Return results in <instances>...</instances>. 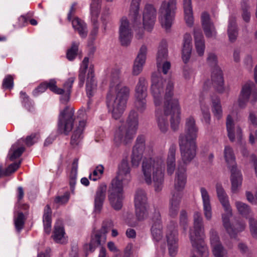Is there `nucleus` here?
Here are the masks:
<instances>
[{
    "label": "nucleus",
    "mask_w": 257,
    "mask_h": 257,
    "mask_svg": "<svg viewBox=\"0 0 257 257\" xmlns=\"http://www.w3.org/2000/svg\"><path fill=\"white\" fill-rule=\"evenodd\" d=\"M175 81L172 78L164 80L160 72H155L152 76L151 93L157 108L156 116L158 126L162 133L168 130L167 115L170 114L171 128L177 131L181 122V107L179 100L173 97Z\"/></svg>",
    "instance_id": "nucleus-1"
},
{
    "label": "nucleus",
    "mask_w": 257,
    "mask_h": 257,
    "mask_svg": "<svg viewBox=\"0 0 257 257\" xmlns=\"http://www.w3.org/2000/svg\"><path fill=\"white\" fill-rule=\"evenodd\" d=\"M130 94V88L122 83L119 71L112 72L106 105L108 112L114 119L119 118L124 112Z\"/></svg>",
    "instance_id": "nucleus-2"
},
{
    "label": "nucleus",
    "mask_w": 257,
    "mask_h": 257,
    "mask_svg": "<svg viewBox=\"0 0 257 257\" xmlns=\"http://www.w3.org/2000/svg\"><path fill=\"white\" fill-rule=\"evenodd\" d=\"M165 168L163 156L144 158L141 165L140 180L148 185L153 184L155 191L160 192L164 185Z\"/></svg>",
    "instance_id": "nucleus-3"
},
{
    "label": "nucleus",
    "mask_w": 257,
    "mask_h": 257,
    "mask_svg": "<svg viewBox=\"0 0 257 257\" xmlns=\"http://www.w3.org/2000/svg\"><path fill=\"white\" fill-rule=\"evenodd\" d=\"M141 0H132L129 13V18L131 21V25L133 28L135 37L137 39H141L144 36V30L151 32L153 29L155 23L157 11L151 5H147L143 12L142 24L141 16L140 14V6Z\"/></svg>",
    "instance_id": "nucleus-4"
},
{
    "label": "nucleus",
    "mask_w": 257,
    "mask_h": 257,
    "mask_svg": "<svg viewBox=\"0 0 257 257\" xmlns=\"http://www.w3.org/2000/svg\"><path fill=\"white\" fill-rule=\"evenodd\" d=\"M131 168L128 161L123 159L118 166L117 174L111 184L108 198L112 207L119 210L122 205L123 186L128 184L132 179Z\"/></svg>",
    "instance_id": "nucleus-5"
},
{
    "label": "nucleus",
    "mask_w": 257,
    "mask_h": 257,
    "mask_svg": "<svg viewBox=\"0 0 257 257\" xmlns=\"http://www.w3.org/2000/svg\"><path fill=\"white\" fill-rule=\"evenodd\" d=\"M139 127V115L135 110L130 111L125 124L119 126L115 132L113 141L116 146L127 145L134 139Z\"/></svg>",
    "instance_id": "nucleus-6"
},
{
    "label": "nucleus",
    "mask_w": 257,
    "mask_h": 257,
    "mask_svg": "<svg viewBox=\"0 0 257 257\" xmlns=\"http://www.w3.org/2000/svg\"><path fill=\"white\" fill-rule=\"evenodd\" d=\"M216 191L218 199L224 211L222 214L223 225L230 236L231 238L235 237L238 232L244 230L245 225L244 223L237 224L235 227L231 225L230 218L232 216V213L228 197L221 184H216Z\"/></svg>",
    "instance_id": "nucleus-7"
},
{
    "label": "nucleus",
    "mask_w": 257,
    "mask_h": 257,
    "mask_svg": "<svg viewBox=\"0 0 257 257\" xmlns=\"http://www.w3.org/2000/svg\"><path fill=\"white\" fill-rule=\"evenodd\" d=\"M194 225L190 229L189 237L193 247L196 249L202 257H208L209 250L203 240L204 227L201 214L195 212L193 215Z\"/></svg>",
    "instance_id": "nucleus-8"
},
{
    "label": "nucleus",
    "mask_w": 257,
    "mask_h": 257,
    "mask_svg": "<svg viewBox=\"0 0 257 257\" xmlns=\"http://www.w3.org/2000/svg\"><path fill=\"white\" fill-rule=\"evenodd\" d=\"M75 78L71 77L63 84V88H57L56 86V81L55 79H51L49 82H45L41 83L36 89L33 91V94L35 96L38 95L40 93L44 92L48 88L52 92L61 95L60 101L65 103L69 99V96L71 93V90Z\"/></svg>",
    "instance_id": "nucleus-9"
},
{
    "label": "nucleus",
    "mask_w": 257,
    "mask_h": 257,
    "mask_svg": "<svg viewBox=\"0 0 257 257\" xmlns=\"http://www.w3.org/2000/svg\"><path fill=\"white\" fill-rule=\"evenodd\" d=\"M89 59L85 57L80 66L79 74V85L80 87L84 84L85 74L87 73V77L86 84V91L88 97H91L95 93L96 90V83L94 79V72L93 67L88 66Z\"/></svg>",
    "instance_id": "nucleus-10"
},
{
    "label": "nucleus",
    "mask_w": 257,
    "mask_h": 257,
    "mask_svg": "<svg viewBox=\"0 0 257 257\" xmlns=\"http://www.w3.org/2000/svg\"><path fill=\"white\" fill-rule=\"evenodd\" d=\"M176 4V0H165L161 4L159 19L162 27L166 30L170 29L174 22Z\"/></svg>",
    "instance_id": "nucleus-11"
},
{
    "label": "nucleus",
    "mask_w": 257,
    "mask_h": 257,
    "mask_svg": "<svg viewBox=\"0 0 257 257\" xmlns=\"http://www.w3.org/2000/svg\"><path fill=\"white\" fill-rule=\"evenodd\" d=\"M113 226V223L111 220H108L103 223L99 232L94 235H92L90 242L83 245V248L86 255H87L89 252L93 251L96 247L105 242L106 240V234Z\"/></svg>",
    "instance_id": "nucleus-12"
},
{
    "label": "nucleus",
    "mask_w": 257,
    "mask_h": 257,
    "mask_svg": "<svg viewBox=\"0 0 257 257\" xmlns=\"http://www.w3.org/2000/svg\"><path fill=\"white\" fill-rule=\"evenodd\" d=\"M207 63L213 67L211 74V79L214 87L219 93H223L226 90L224 85V79L222 70L217 65V56L213 53H209L207 58Z\"/></svg>",
    "instance_id": "nucleus-13"
},
{
    "label": "nucleus",
    "mask_w": 257,
    "mask_h": 257,
    "mask_svg": "<svg viewBox=\"0 0 257 257\" xmlns=\"http://www.w3.org/2000/svg\"><path fill=\"white\" fill-rule=\"evenodd\" d=\"M147 82L144 77L139 78L135 90V107L140 112L146 108Z\"/></svg>",
    "instance_id": "nucleus-14"
},
{
    "label": "nucleus",
    "mask_w": 257,
    "mask_h": 257,
    "mask_svg": "<svg viewBox=\"0 0 257 257\" xmlns=\"http://www.w3.org/2000/svg\"><path fill=\"white\" fill-rule=\"evenodd\" d=\"M74 110L72 107H66L60 111L58 123V130L61 134L68 135L73 127Z\"/></svg>",
    "instance_id": "nucleus-15"
},
{
    "label": "nucleus",
    "mask_w": 257,
    "mask_h": 257,
    "mask_svg": "<svg viewBox=\"0 0 257 257\" xmlns=\"http://www.w3.org/2000/svg\"><path fill=\"white\" fill-rule=\"evenodd\" d=\"M181 159L183 163L182 166L189 164L195 158L196 154V141L185 140V138L179 140Z\"/></svg>",
    "instance_id": "nucleus-16"
},
{
    "label": "nucleus",
    "mask_w": 257,
    "mask_h": 257,
    "mask_svg": "<svg viewBox=\"0 0 257 257\" xmlns=\"http://www.w3.org/2000/svg\"><path fill=\"white\" fill-rule=\"evenodd\" d=\"M136 214L138 220H142L148 215L147 197L142 189L137 191L135 197Z\"/></svg>",
    "instance_id": "nucleus-17"
},
{
    "label": "nucleus",
    "mask_w": 257,
    "mask_h": 257,
    "mask_svg": "<svg viewBox=\"0 0 257 257\" xmlns=\"http://www.w3.org/2000/svg\"><path fill=\"white\" fill-rule=\"evenodd\" d=\"M166 237L168 244L169 253L170 256H175L178 252V238L177 225L171 222L166 228Z\"/></svg>",
    "instance_id": "nucleus-18"
},
{
    "label": "nucleus",
    "mask_w": 257,
    "mask_h": 257,
    "mask_svg": "<svg viewBox=\"0 0 257 257\" xmlns=\"http://www.w3.org/2000/svg\"><path fill=\"white\" fill-rule=\"evenodd\" d=\"M167 57V44L166 41H162L159 44L157 54V65L158 71H162L164 74L168 73L171 67L170 62L166 60Z\"/></svg>",
    "instance_id": "nucleus-19"
},
{
    "label": "nucleus",
    "mask_w": 257,
    "mask_h": 257,
    "mask_svg": "<svg viewBox=\"0 0 257 257\" xmlns=\"http://www.w3.org/2000/svg\"><path fill=\"white\" fill-rule=\"evenodd\" d=\"M249 98L252 102L257 101V90L252 82H247L243 86L238 100L239 106L245 107Z\"/></svg>",
    "instance_id": "nucleus-20"
},
{
    "label": "nucleus",
    "mask_w": 257,
    "mask_h": 257,
    "mask_svg": "<svg viewBox=\"0 0 257 257\" xmlns=\"http://www.w3.org/2000/svg\"><path fill=\"white\" fill-rule=\"evenodd\" d=\"M235 205L239 213L248 218L250 232L252 236L257 239V223L252 218L253 215L249 206L240 201H236Z\"/></svg>",
    "instance_id": "nucleus-21"
},
{
    "label": "nucleus",
    "mask_w": 257,
    "mask_h": 257,
    "mask_svg": "<svg viewBox=\"0 0 257 257\" xmlns=\"http://www.w3.org/2000/svg\"><path fill=\"white\" fill-rule=\"evenodd\" d=\"M119 39L122 46H128L133 38V33L130 22L125 17L120 20L119 26Z\"/></svg>",
    "instance_id": "nucleus-22"
},
{
    "label": "nucleus",
    "mask_w": 257,
    "mask_h": 257,
    "mask_svg": "<svg viewBox=\"0 0 257 257\" xmlns=\"http://www.w3.org/2000/svg\"><path fill=\"white\" fill-rule=\"evenodd\" d=\"M198 133V128L194 118L191 116H189L185 120L184 133L180 134L179 140L183 137L186 140L196 141Z\"/></svg>",
    "instance_id": "nucleus-23"
},
{
    "label": "nucleus",
    "mask_w": 257,
    "mask_h": 257,
    "mask_svg": "<svg viewBox=\"0 0 257 257\" xmlns=\"http://www.w3.org/2000/svg\"><path fill=\"white\" fill-rule=\"evenodd\" d=\"M210 242L212 253L214 257H227V251L220 242L216 230H210Z\"/></svg>",
    "instance_id": "nucleus-24"
},
{
    "label": "nucleus",
    "mask_w": 257,
    "mask_h": 257,
    "mask_svg": "<svg viewBox=\"0 0 257 257\" xmlns=\"http://www.w3.org/2000/svg\"><path fill=\"white\" fill-rule=\"evenodd\" d=\"M186 168L182 166V163H179L176 172L174 180V190L172 194L180 193L184 189L186 183Z\"/></svg>",
    "instance_id": "nucleus-25"
},
{
    "label": "nucleus",
    "mask_w": 257,
    "mask_h": 257,
    "mask_svg": "<svg viewBox=\"0 0 257 257\" xmlns=\"http://www.w3.org/2000/svg\"><path fill=\"white\" fill-rule=\"evenodd\" d=\"M145 137L143 136L138 137L136 143L133 149L131 162L133 166L138 167L142 159V155L145 149Z\"/></svg>",
    "instance_id": "nucleus-26"
},
{
    "label": "nucleus",
    "mask_w": 257,
    "mask_h": 257,
    "mask_svg": "<svg viewBox=\"0 0 257 257\" xmlns=\"http://www.w3.org/2000/svg\"><path fill=\"white\" fill-rule=\"evenodd\" d=\"M226 126L227 136L231 142L235 140L240 141L242 138V131L239 126L235 125L232 115L229 114L227 116Z\"/></svg>",
    "instance_id": "nucleus-27"
},
{
    "label": "nucleus",
    "mask_w": 257,
    "mask_h": 257,
    "mask_svg": "<svg viewBox=\"0 0 257 257\" xmlns=\"http://www.w3.org/2000/svg\"><path fill=\"white\" fill-rule=\"evenodd\" d=\"M162 224L160 212L155 210L152 217L151 233L153 239L156 241L162 240L163 237Z\"/></svg>",
    "instance_id": "nucleus-28"
},
{
    "label": "nucleus",
    "mask_w": 257,
    "mask_h": 257,
    "mask_svg": "<svg viewBox=\"0 0 257 257\" xmlns=\"http://www.w3.org/2000/svg\"><path fill=\"white\" fill-rule=\"evenodd\" d=\"M147 50V47L145 45H142L140 48L133 66L134 75H138L142 71L146 60Z\"/></svg>",
    "instance_id": "nucleus-29"
},
{
    "label": "nucleus",
    "mask_w": 257,
    "mask_h": 257,
    "mask_svg": "<svg viewBox=\"0 0 257 257\" xmlns=\"http://www.w3.org/2000/svg\"><path fill=\"white\" fill-rule=\"evenodd\" d=\"M200 191L202 201L204 215L206 220H210L211 219L212 215L210 195L208 191L204 187H201Z\"/></svg>",
    "instance_id": "nucleus-30"
},
{
    "label": "nucleus",
    "mask_w": 257,
    "mask_h": 257,
    "mask_svg": "<svg viewBox=\"0 0 257 257\" xmlns=\"http://www.w3.org/2000/svg\"><path fill=\"white\" fill-rule=\"evenodd\" d=\"M201 23L204 33L208 38H212L216 36V32L213 23L211 21L208 14L203 12L201 16Z\"/></svg>",
    "instance_id": "nucleus-31"
},
{
    "label": "nucleus",
    "mask_w": 257,
    "mask_h": 257,
    "mask_svg": "<svg viewBox=\"0 0 257 257\" xmlns=\"http://www.w3.org/2000/svg\"><path fill=\"white\" fill-rule=\"evenodd\" d=\"M107 186L105 184H100L97 189L94 196V211L99 213L102 208L105 198Z\"/></svg>",
    "instance_id": "nucleus-32"
},
{
    "label": "nucleus",
    "mask_w": 257,
    "mask_h": 257,
    "mask_svg": "<svg viewBox=\"0 0 257 257\" xmlns=\"http://www.w3.org/2000/svg\"><path fill=\"white\" fill-rule=\"evenodd\" d=\"M177 147L175 145H171L169 149L167 160L166 170L168 175H172L175 171L176 166V153Z\"/></svg>",
    "instance_id": "nucleus-33"
},
{
    "label": "nucleus",
    "mask_w": 257,
    "mask_h": 257,
    "mask_svg": "<svg viewBox=\"0 0 257 257\" xmlns=\"http://www.w3.org/2000/svg\"><path fill=\"white\" fill-rule=\"evenodd\" d=\"M192 37L186 33L184 36L183 45L182 50V58L184 63H187L190 58L192 52Z\"/></svg>",
    "instance_id": "nucleus-34"
},
{
    "label": "nucleus",
    "mask_w": 257,
    "mask_h": 257,
    "mask_svg": "<svg viewBox=\"0 0 257 257\" xmlns=\"http://www.w3.org/2000/svg\"><path fill=\"white\" fill-rule=\"evenodd\" d=\"M230 169L231 172V191L233 193H236L241 186L242 176L240 171L237 169L236 167H233Z\"/></svg>",
    "instance_id": "nucleus-35"
},
{
    "label": "nucleus",
    "mask_w": 257,
    "mask_h": 257,
    "mask_svg": "<svg viewBox=\"0 0 257 257\" xmlns=\"http://www.w3.org/2000/svg\"><path fill=\"white\" fill-rule=\"evenodd\" d=\"M53 238L54 241L58 243L64 244L67 242V238L61 220H58L55 224Z\"/></svg>",
    "instance_id": "nucleus-36"
},
{
    "label": "nucleus",
    "mask_w": 257,
    "mask_h": 257,
    "mask_svg": "<svg viewBox=\"0 0 257 257\" xmlns=\"http://www.w3.org/2000/svg\"><path fill=\"white\" fill-rule=\"evenodd\" d=\"M195 49L199 56H203L205 50V41L203 36L200 30L195 29L194 31Z\"/></svg>",
    "instance_id": "nucleus-37"
},
{
    "label": "nucleus",
    "mask_w": 257,
    "mask_h": 257,
    "mask_svg": "<svg viewBox=\"0 0 257 257\" xmlns=\"http://www.w3.org/2000/svg\"><path fill=\"white\" fill-rule=\"evenodd\" d=\"M86 125V119L79 121L78 125L73 132L71 137V144L73 146L77 145L83 138V133Z\"/></svg>",
    "instance_id": "nucleus-38"
},
{
    "label": "nucleus",
    "mask_w": 257,
    "mask_h": 257,
    "mask_svg": "<svg viewBox=\"0 0 257 257\" xmlns=\"http://www.w3.org/2000/svg\"><path fill=\"white\" fill-rule=\"evenodd\" d=\"M182 196L180 193L176 195L172 194V198L170 200L169 207V215L172 217H175L178 212Z\"/></svg>",
    "instance_id": "nucleus-39"
},
{
    "label": "nucleus",
    "mask_w": 257,
    "mask_h": 257,
    "mask_svg": "<svg viewBox=\"0 0 257 257\" xmlns=\"http://www.w3.org/2000/svg\"><path fill=\"white\" fill-rule=\"evenodd\" d=\"M184 20L188 27H192L194 23V17L191 0H183Z\"/></svg>",
    "instance_id": "nucleus-40"
},
{
    "label": "nucleus",
    "mask_w": 257,
    "mask_h": 257,
    "mask_svg": "<svg viewBox=\"0 0 257 257\" xmlns=\"http://www.w3.org/2000/svg\"><path fill=\"white\" fill-rule=\"evenodd\" d=\"M100 8H90L91 21L93 24V29L91 31L90 36L94 38L97 34L99 25L98 19L99 15Z\"/></svg>",
    "instance_id": "nucleus-41"
},
{
    "label": "nucleus",
    "mask_w": 257,
    "mask_h": 257,
    "mask_svg": "<svg viewBox=\"0 0 257 257\" xmlns=\"http://www.w3.org/2000/svg\"><path fill=\"white\" fill-rule=\"evenodd\" d=\"M72 25L76 32H77L81 38H85L87 35V29L83 21L77 17L72 20Z\"/></svg>",
    "instance_id": "nucleus-42"
},
{
    "label": "nucleus",
    "mask_w": 257,
    "mask_h": 257,
    "mask_svg": "<svg viewBox=\"0 0 257 257\" xmlns=\"http://www.w3.org/2000/svg\"><path fill=\"white\" fill-rule=\"evenodd\" d=\"M212 112L214 116L218 119H220L223 116V110L221 102L219 97L216 95L211 96Z\"/></svg>",
    "instance_id": "nucleus-43"
},
{
    "label": "nucleus",
    "mask_w": 257,
    "mask_h": 257,
    "mask_svg": "<svg viewBox=\"0 0 257 257\" xmlns=\"http://www.w3.org/2000/svg\"><path fill=\"white\" fill-rule=\"evenodd\" d=\"M24 141L22 139L20 140L17 143L12 146L8 154V158L10 161H13L15 160L22 154L25 150V148L23 146H20V144Z\"/></svg>",
    "instance_id": "nucleus-44"
},
{
    "label": "nucleus",
    "mask_w": 257,
    "mask_h": 257,
    "mask_svg": "<svg viewBox=\"0 0 257 257\" xmlns=\"http://www.w3.org/2000/svg\"><path fill=\"white\" fill-rule=\"evenodd\" d=\"M225 161L229 169L236 167L235 157L232 148L229 146H225L223 151Z\"/></svg>",
    "instance_id": "nucleus-45"
},
{
    "label": "nucleus",
    "mask_w": 257,
    "mask_h": 257,
    "mask_svg": "<svg viewBox=\"0 0 257 257\" xmlns=\"http://www.w3.org/2000/svg\"><path fill=\"white\" fill-rule=\"evenodd\" d=\"M51 209L49 205H47L44 211L43 224L44 231L49 234L51 230Z\"/></svg>",
    "instance_id": "nucleus-46"
},
{
    "label": "nucleus",
    "mask_w": 257,
    "mask_h": 257,
    "mask_svg": "<svg viewBox=\"0 0 257 257\" xmlns=\"http://www.w3.org/2000/svg\"><path fill=\"white\" fill-rule=\"evenodd\" d=\"M238 35L237 30L236 27L235 20L234 18L230 17L228 27V36L230 42H234Z\"/></svg>",
    "instance_id": "nucleus-47"
},
{
    "label": "nucleus",
    "mask_w": 257,
    "mask_h": 257,
    "mask_svg": "<svg viewBox=\"0 0 257 257\" xmlns=\"http://www.w3.org/2000/svg\"><path fill=\"white\" fill-rule=\"evenodd\" d=\"M25 218L22 212H19L15 215L14 223L16 229L18 232H20L24 227Z\"/></svg>",
    "instance_id": "nucleus-48"
},
{
    "label": "nucleus",
    "mask_w": 257,
    "mask_h": 257,
    "mask_svg": "<svg viewBox=\"0 0 257 257\" xmlns=\"http://www.w3.org/2000/svg\"><path fill=\"white\" fill-rule=\"evenodd\" d=\"M200 109L204 121L209 123L210 120V114L208 105L204 101L200 102Z\"/></svg>",
    "instance_id": "nucleus-49"
},
{
    "label": "nucleus",
    "mask_w": 257,
    "mask_h": 257,
    "mask_svg": "<svg viewBox=\"0 0 257 257\" xmlns=\"http://www.w3.org/2000/svg\"><path fill=\"white\" fill-rule=\"evenodd\" d=\"M104 172V167L102 165L97 166L92 171L91 173L89 174V178L90 180L95 181L99 179Z\"/></svg>",
    "instance_id": "nucleus-50"
},
{
    "label": "nucleus",
    "mask_w": 257,
    "mask_h": 257,
    "mask_svg": "<svg viewBox=\"0 0 257 257\" xmlns=\"http://www.w3.org/2000/svg\"><path fill=\"white\" fill-rule=\"evenodd\" d=\"M79 45L78 42H74L72 43L71 47L69 49L67 52V58L70 60H73L77 55L78 48Z\"/></svg>",
    "instance_id": "nucleus-51"
},
{
    "label": "nucleus",
    "mask_w": 257,
    "mask_h": 257,
    "mask_svg": "<svg viewBox=\"0 0 257 257\" xmlns=\"http://www.w3.org/2000/svg\"><path fill=\"white\" fill-rule=\"evenodd\" d=\"M21 164V161H19L18 163H14L10 165L5 170V176H9L15 172L20 167Z\"/></svg>",
    "instance_id": "nucleus-52"
},
{
    "label": "nucleus",
    "mask_w": 257,
    "mask_h": 257,
    "mask_svg": "<svg viewBox=\"0 0 257 257\" xmlns=\"http://www.w3.org/2000/svg\"><path fill=\"white\" fill-rule=\"evenodd\" d=\"M70 198V193L66 192L62 196H58L56 197L55 202L59 205H63L66 203Z\"/></svg>",
    "instance_id": "nucleus-53"
},
{
    "label": "nucleus",
    "mask_w": 257,
    "mask_h": 257,
    "mask_svg": "<svg viewBox=\"0 0 257 257\" xmlns=\"http://www.w3.org/2000/svg\"><path fill=\"white\" fill-rule=\"evenodd\" d=\"M14 85V78L12 76L7 75L3 82V87L7 89H12Z\"/></svg>",
    "instance_id": "nucleus-54"
},
{
    "label": "nucleus",
    "mask_w": 257,
    "mask_h": 257,
    "mask_svg": "<svg viewBox=\"0 0 257 257\" xmlns=\"http://www.w3.org/2000/svg\"><path fill=\"white\" fill-rule=\"evenodd\" d=\"M39 139V135L37 134H32L27 137L25 140L26 144L28 146H31L36 143Z\"/></svg>",
    "instance_id": "nucleus-55"
},
{
    "label": "nucleus",
    "mask_w": 257,
    "mask_h": 257,
    "mask_svg": "<svg viewBox=\"0 0 257 257\" xmlns=\"http://www.w3.org/2000/svg\"><path fill=\"white\" fill-rule=\"evenodd\" d=\"M77 161L75 160L72 164V167L71 172L72 179L71 181L70 182V185H71V189H72V191H73V187L72 186V184L74 183L75 179V178L76 177V175H77Z\"/></svg>",
    "instance_id": "nucleus-56"
},
{
    "label": "nucleus",
    "mask_w": 257,
    "mask_h": 257,
    "mask_svg": "<svg viewBox=\"0 0 257 257\" xmlns=\"http://www.w3.org/2000/svg\"><path fill=\"white\" fill-rule=\"evenodd\" d=\"M21 98L23 99L22 103L24 106L27 108L28 109L30 110V106L32 104L31 102L29 101L28 97L26 94V93L21 92Z\"/></svg>",
    "instance_id": "nucleus-57"
},
{
    "label": "nucleus",
    "mask_w": 257,
    "mask_h": 257,
    "mask_svg": "<svg viewBox=\"0 0 257 257\" xmlns=\"http://www.w3.org/2000/svg\"><path fill=\"white\" fill-rule=\"evenodd\" d=\"M248 6L246 4L242 5V9L243 10L242 17L245 22H248L250 19V13L247 11Z\"/></svg>",
    "instance_id": "nucleus-58"
},
{
    "label": "nucleus",
    "mask_w": 257,
    "mask_h": 257,
    "mask_svg": "<svg viewBox=\"0 0 257 257\" xmlns=\"http://www.w3.org/2000/svg\"><path fill=\"white\" fill-rule=\"evenodd\" d=\"M133 244H128L124 249L123 257H131L133 254Z\"/></svg>",
    "instance_id": "nucleus-59"
},
{
    "label": "nucleus",
    "mask_w": 257,
    "mask_h": 257,
    "mask_svg": "<svg viewBox=\"0 0 257 257\" xmlns=\"http://www.w3.org/2000/svg\"><path fill=\"white\" fill-rule=\"evenodd\" d=\"M183 76L187 81L194 79V75L193 70L191 69L185 70L183 72Z\"/></svg>",
    "instance_id": "nucleus-60"
},
{
    "label": "nucleus",
    "mask_w": 257,
    "mask_h": 257,
    "mask_svg": "<svg viewBox=\"0 0 257 257\" xmlns=\"http://www.w3.org/2000/svg\"><path fill=\"white\" fill-rule=\"evenodd\" d=\"M248 119L253 125L257 126V112L250 111Z\"/></svg>",
    "instance_id": "nucleus-61"
},
{
    "label": "nucleus",
    "mask_w": 257,
    "mask_h": 257,
    "mask_svg": "<svg viewBox=\"0 0 257 257\" xmlns=\"http://www.w3.org/2000/svg\"><path fill=\"white\" fill-rule=\"evenodd\" d=\"M243 62L246 67L249 69L252 67V58L250 54H247L244 58Z\"/></svg>",
    "instance_id": "nucleus-62"
},
{
    "label": "nucleus",
    "mask_w": 257,
    "mask_h": 257,
    "mask_svg": "<svg viewBox=\"0 0 257 257\" xmlns=\"http://www.w3.org/2000/svg\"><path fill=\"white\" fill-rule=\"evenodd\" d=\"M109 8H105L103 9L101 14V20L103 24L105 26L107 23V16L109 14Z\"/></svg>",
    "instance_id": "nucleus-63"
},
{
    "label": "nucleus",
    "mask_w": 257,
    "mask_h": 257,
    "mask_svg": "<svg viewBox=\"0 0 257 257\" xmlns=\"http://www.w3.org/2000/svg\"><path fill=\"white\" fill-rule=\"evenodd\" d=\"M180 223L182 225H186L187 223V214L186 211L182 210L180 213Z\"/></svg>",
    "instance_id": "nucleus-64"
}]
</instances>
